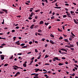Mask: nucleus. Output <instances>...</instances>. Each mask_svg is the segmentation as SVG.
Instances as JSON below:
<instances>
[{
	"label": "nucleus",
	"mask_w": 78,
	"mask_h": 78,
	"mask_svg": "<svg viewBox=\"0 0 78 78\" xmlns=\"http://www.w3.org/2000/svg\"><path fill=\"white\" fill-rule=\"evenodd\" d=\"M14 70H18V69H17L16 68V67H14Z\"/></svg>",
	"instance_id": "obj_58"
},
{
	"label": "nucleus",
	"mask_w": 78,
	"mask_h": 78,
	"mask_svg": "<svg viewBox=\"0 0 78 78\" xmlns=\"http://www.w3.org/2000/svg\"><path fill=\"white\" fill-rule=\"evenodd\" d=\"M8 64H5L4 65V67H6V66H8Z\"/></svg>",
	"instance_id": "obj_34"
},
{
	"label": "nucleus",
	"mask_w": 78,
	"mask_h": 78,
	"mask_svg": "<svg viewBox=\"0 0 78 78\" xmlns=\"http://www.w3.org/2000/svg\"><path fill=\"white\" fill-rule=\"evenodd\" d=\"M33 8H31L30 9V12H33Z\"/></svg>",
	"instance_id": "obj_20"
},
{
	"label": "nucleus",
	"mask_w": 78,
	"mask_h": 78,
	"mask_svg": "<svg viewBox=\"0 0 78 78\" xmlns=\"http://www.w3.org/2000/svg\"><path fill=\"white\" fill-rule=\"evenodd\" d=\"M34 25L32 24L30 27V28L31 29H33V28H34Z\"/></svg>",
	"instance_id": "obj_8"
},
{
	"label": "nucleus",
	"mask_w": 78,
	"mask_h": 78,
	"mask_svg": "<svg viewBox=\"0 0 78 78\" xmlns=\"http://www.w3.org/2000/svg\"><path fill=\"white\" fill-rule=\"evenodd\" d=\"M23 66L24 67H27V64H23Z\"/></svg>",
	"instance_id": "obj_24"
},
{
	"label": "nucleus",
	"mask_w": 78,
	"mask_h": 78,
	"mask_svg": "<svg viewBox=\"0 0 78 78\" xmlns=\"http://www.w3.org/2000/svg\"><path fill=\"white\" fill-rule=\"evenodd\" d=\"M50 42L51 43V44H55V43L54 42L52 41V40H50Z\"/></svg>",
	"instance_id": "obj_7"
},
{
	"label": "nucleus",
	"mask_w": 78,
	"mask_h": 78,
	"mask_svg": "<svg viewBox=\"0 0 78 78\" xmlns=\"http://www.w3.org/2000/svg\"><path fill=\"white\" fill-rule=\"evenodd\" d=\"M36 22V20H35V19H34L33 21V22L34 23V22Z\"/></svg>",
	"instance_id": "obj_45"
},
{
	"label": "nucleus",
	"mask_w": 78,
	"mask_h": 78,
	"mask_svg": "<svg viewBox=\"0 0 78 78\" xmlns=\"http://www.w3.org/2000/svg\"><path fill=\"white\" fill-rule=\"evenodd\" d=\"M38 75H39V74H35V76H37Z\"/></svg>",
	"instance_id": "obj_50"
},
{
	"label": "nucleus",
	"mask_w": 78,
	"mask_h": 78,
	"mask_svg": "<svg viewBox=\"0 0 78 78\" xmlns=\"http://www.w3.org/2000/svg\"><path fill=\"white\" fill-rule=\"evenodd\" d=\"M44 65H48V66H49L50 65V64L49 63H45L44 64Z\"/></svg>",
	"instance_id": "obj_39"
},
{
	"label": "nucleus",
	"mask_w": 78,
	"mask_h": 78,
	"mask_svg": "<svg viewBox=\"0 0 78 78\" xmlns=\"http://www.w3.org/2000/svg\"><path fill=\"white\" fill-rule=\"evenodd\" d=\"M2 11H4V12H5V13H6L7 14V13H8V11L6 9H3L2 10Z\"/></svg>",
	"instance_id": "obj_4"
},
{
	"label": "nucleus",
	"mask_w": 78,
	"mask_h": 78,
	"mask_svg": "<svg viewBox=\"0 0 78 78\" xmlns=\"http://www.w3.org/2000/svg\"><path fill=\"white\" fill-rule=\"evenodd\" d=\"M48 56L47 55H46L45 57H44V58H48Z\"/></svg>",
	"instance_id": "obj_40"
},
{
	"label": "nucleus",
	"mask_w": 78,
	"mask_h": 78,
	"mask_svg": "<svg viewBox=\"0 0 78 78\" xmlns=\"http://www.w3.org/2000/svg\"><path fill=\"white\" fill-rule=\"evenodd\" d=\"M42 41H44L45 40V38H43V39H42Z\"/></svg>",
	"instance_id": "obj_62"
},
{
	"label": "nucleus",
	"mask_w": 78,
	"mask_h": 78,
	"mask_svg": "<svg viewBox=\"0 0 78 78\" xmlns=\"http://www.w3.org/2000/svg\"><path fill=\"white\" fill-rule=\"evenodd\" d=\"M50 36H51V37H55L54 35L52 34H50Z\"/></svg>",
	"instance_id": "obj_15"
},
{
	"label": "nucleus",
	"mask_w": 78,
	"mask_h": 78,
	"mask_svg": "<svg viewBox=\"0 0 78 78\" xmlns=\"http://www.w3.org/2000/svg\"><path fill=\"white\" fill-rule=\"evenodd\" d=\"M33 43V42L32 41H31L29 42V44H31Z\"/></svg>",
	"instance_id": "obj_56"
},
{
	"label": "nucleus",
	"mask_w": 78,
	"mask_h": 78,
	"mask_svg": "<svg viewBox=\"0 0 78 78\" xmlns=\"http://www.w3.org/2000/svg\"><path fill=\"white\" fill-rule=\"evenodd\" d=\"M34 70H35V72H37L39 70V69L36 68Z\"/></svg>",
	"instance_id": "obj_2"
},
{
	"label": "nucleus",
	"mask_w": 78,
	"mask_h": 78,
	"mask_svg": "<svg viewBox=\"0 0 78 78\" xmlns=\"http://www.w3.org/2000/svg\"><path fill=\"white\" fill-rule=\"evenodd\" d=\"M61 50H62V51H66V52H67V51L66 49L64 48L61 49Z\"/></svg>",
	"instance_id": "obj_3"
},
{
	"label": "nucleus",
	"mask_w": 78,
	"mask_h": 78,
	"mask_svg": "<svg viewBox=\"0 0 78 78\" xmlns=\"http://www.w3.org/2000/svg\"><path fill=\"white\" fill-rule=\"evenodd\" d=\"M54 8H57V9H61V7H55Z\"/></svg>",
	"instance_id": "obj_13"
},
{
	"label": "nucleus",
	"mask_w": 78,
	"mask_h": 78,
	"mask_svg": "<svg viewBox=\"0 0 78 78\" xmlns=\"http://www.w3.org/2000/svg\"><path fill=\"white\" fill-rule=\"evenodd\" d=\"M35 15L34 13L32 12H31V15H30V17H32L33 16Z\"/></svg>",
	"instance_id": "obj_5"
},
{
	"label": "nucleus",
	"mask_w": 78,
	"mask_h": 78,
	"mask_svg": "<svg viewBox=\"0 0 78 78\" xmlns=\"http://www.w3.org/2000/svg\"><path fill=\"white\" fill-rule=\"evenodd\" d=\"M65 47H67V48H70V46L66 45L65 46Z\"/></svg>",
	"instance_id": "obj_21"
},
{
	"label": "nucleus",
	"mask_w": 78,
	"mask_h": 78,
	"mask_svg": "<svg viewBox=\"0 0 78 78\" xmlns=\"http://www.w3.org/2000/svg\"><path fill=\"white\" fill-rule=\"evenodd\" d=\"M34 78H39V77L38 76H34Z\"/></svg>",
	"instance_id": "obj_38"
},
{
	"label": "nucleus",
	"mask_w": 78,
	"mask_h": 78,
	"mask_svg": "<svg viewBox=\"0 0 78 78\" xmlns=\"http://www.w3.org/2000/svg\"><path fill=\"white\" fill-rule=\"evenodd\" d=\"M76 44H77V46H78V41L76 42Z\"/></svg>",
	"instance_id": "obj_64"
},
{
	"label": "nucleus",
	"mask_w": 78,
	"mask_h": 78,
	"mask_svg": "<svg viewBox=\"0 0 78 78\" xmlns=\"http://www.w3.org/2000/svg\"><path fill=\"white\" fill-rule=\"evenodd\" d=\"M73 20H74L75 23H76V24H78V22H77L74 19Z\"/></svg>",
	"instance_id": "obj_10"
},
{
	"label": "nucleus",
	"mask_w": 78,
	"mask_h": 78,
	"mask_svg": "<svg viewBox=\"0 0 78 78\" xmlns=\"http://www.w3.org/2000/svg\"><path fill=\"white\" fill-rule=\"evenodd\" d=\"M36 75V73H34L31 74L30 75Z\"/></svg>",
	"instance_id": "obj_53"
},
{
	"label": "nucleus",
	"mask_w": 78,
	"mask_h": 78,
	"mask_svg": "<svg viewBox=\"0 0 78 78\" xmlns=\"http://www.w3.org/2000/svg\"><path fill=\"white\" fill-rule=\"evenodd\" d=\"M65 9L66 11H69V9H67V8H65Z\"/></svg>",
	"instance_id": "obj_55"
},
{
	"label": "nucleus",
	"mask_w": 78,
	"mask_h": 78,
	"mask_svg": "<svg viewBox=\"0 0 78 78\" xmlns=\"http://www.w3.org/2000/svg\"><path fill=\"white\" fill-rule=\"evenodd\" d=\"M41 11V10L38 9L37 10H36L35 11V12H38V11Z\"/></svg>",
	"instance_id": "obj_31"
},
{
	"label": "nucleus",
	"mask_w": 78,
	"mask_h": 78,
	"mask_svg": "<svg viewBox=\"0 0 78 78\" xmlns=\"http://www.w3.org/2000/svg\"><path fill=\"white\" fill-rule=\"evenodd\" d=\"M69 47L70 48H72V47H74V45L73 44H70Z\"/></svg>",
	"instance_id": "obj_9"
},
{
	"label": "nucleus",
	"mask_w": 78,
	"mask_h": 78,
	"mask_svg": "<svg viewBox=\"0 0 78 78\" xmlns=\"http://www.w3.org/2000/svg\"><path fill=\"white\" fill-rule=\"evenodd\" d=\"M69 41H72V38H69Z\"/></svg>",
	"instance_id": "obj_54"
},
{
	"label": "nucleus",
	"mask_w": 78,
	"mask_h": 78,
	"mask_svg": "<svg viewBox=\"0 0 78 78\" xmlns=\"http://www.w3.org/2000/svg\"><path fill=\"white\" fill-rule=\"evenodd\" d=\"M42 5L43 6H44L45 5V4H44V2L42 3Z\"/></svg>",
	"instance_id": "obj_63"
},
{
	"label": "nucleus",
	"mask_w": 78,
	"mask_h": 78,
	"mask_svg": "<svg viewBox=\"0 0 78 78\" xmlns=\"http://www.w3.org/2000/svg\"><path fill=\"white\" fill-rule=\"evenodd\" d=\"M57 2H56L55 3V6H58V5H57Z\"/></svg>",
	"instance_id": "obj_60"
},
{
	"label": "nucleus",
	"mask_w": 78,
	"mask_h": 78,
	"mask_svg": "<svg viewBox=\"0 0 78 78\" xmlns=\"http://www.w3.org/2000/svg\"><path fill=\"white\" fill-rule=\"evenodd\" d=\"M45 25H46V26H47V25H48V24H49V23H45Z\"/></svg>",
	"instance_id": "obj_19"
},
{
	"label": "nucleus",
	"mask_w": 78,
	"mask_h": 78,
	"mask_svg": "<svg viewBox=\"0 0 78 78\" xmlns=\"http://www.w3.org/2000/svg\"><path fill=\"white\" fill-rule=\"evenodd\" d=\"M58 31H60V32H62V30L59 29V28H58Z\"/></svg>",
	"instance_id": "obj_28"
},
{
	"label": "nucleus",
	"mask_w": 78,
	"mask_h": 78,
	"mask_svg": "<svg viewBox=\"0 0 78 78\" xmlns=\"http://www.w3.org/2000/svg\"><path fill=\"white\" fill-rule=\"evenodd\" d=\"M27 47H28V46H25L22 47V48H27Z\"/></svg>",
	"instance_id": "obj_22"
},
{
	"label": "nucleus",
	"mask_w": 78,
	"mask_h": 78,
	"mask_svg": "<svg viewBox=\"0 0 78 78\" xmlns=\"http://www.w3.org/2000/svg\"><path fill=\"white\" fill-rule=\"evenodd\" d=\"M13 58V56L12 55L11 56V58H9V59H11L12 58Z\"/></svg>",
	"instance_id": "obj_52"
},
{
	"label": "nucleus",
	"mask_w": 78,
	"mask_h": 78,
	"mask_svg": "<svg viewBox=\"0 0 78 78\" xmlns=\"http://www.w3.org/2000/svg\"><path fill=\"white\" fill-rule=\"evenodd\" d=\"M43 23H44V21H41L39 23L40 25H42L43 24Z\"/></svg>",
	"instance_id": "obj_11"
},
{
	"label": "nucleus",
	"mask_w": 78,
	"mask_h": 78,
	"mask_svg": "<svg viewBox=\"0 0 78 78\" xmlns=\"http://www.w3.org/2000/svg\"><path fill=\"white\" fill-rule=\"evenodd\" d=\"M54 59H56V60H57V61H60V60H61L60 59H58V58L57 57L54 58Z\"/></svg>",
	"instance_id": "obj_6"
},
{
	"label": "nucleus",
	"mask_w": 78,
	"mask_h": 78,
	"mask_svg": "<svg viewBox=\"0 0 78 78\" xmlns=\"http://www.w3.org/2000/svg\"><path fill=\"white\" fill-rule=\"evenodd\" d=\"M44 0V1H45L46 3H48V1H47V0Z\"/></svg>",
	"instance_id": "obj_51"
},
{
	"label": "nucleus",
	"mask_w": 78,
	"mask_h": 78,
	"mask_svg": "<svg viewBox=\"0 0 78 78\" xmlns=\"http://www.w3.org/2000/svg\"><path fill=\"white\" fill-rule=\"evenodd\" d=\"M35 28H38V26H36L35 27Z\"/></svg>",
	"instance_id": "obj_61"
},
{
	"label": "nucleus",
	"mask_w": 78,
	"mask_h": 78,
	"mask_svg": "<svg viewBox=\"0 0 78 78\" xmlns=\"http://www.w3.org/2000/svg\"><path fill=\"white\" fill-rule=\"evenodd\" d=\"M41 56H42L41 55H40L37 58V59H40V58H41Z\"/></svg>",
	"instance_id": "obj_18"
},
{
	"label": "nucleus",
	"mask_w": 78,
	"mask_h": 78,
	"mask_svg": "<svg viewBox=\"0 0 78 78\" xmlns=\"http://www.w3.org/2000/svg\"><path fill=\"white\" fill-rule=\"evenodd\" d=\"M65 64H68V62L67 61H66L65 62Z\"/></svg>",
	"instance_id": "obj_59"
},
{
	"label": "nucleus",
	"mask_w": 78,
	"mask_h": 78,
	"mask_svg": "<svg viewBox=\"0 0 78 78\" xmlns=\"http://www.w3.org/2000/svg\"><path fill=\"white\" fill-rule=\"evenodd\" d=\"M66 17H67V15H64L63 16V18H65Z\"/></svg>",
	"instance_id": "obj_33"
},
{
	"label": "nucleus",
	"mask_w": 78,
	"mask_h": 78,
	"mask_svg": "<svg viewBox=\"0 0 78 78\" xmlns=\"http://www.w3.org/2000/svg\"><path fill=\"white\" fill-rule=\"evenodd\" d=\"M16 29H19V26H17L16 27Z\"/></svg>",
	"instance_id": "obj_49"
},
{
	"label": "nucleus",
	"mask_w": 78,
	"mask_h": 78,
	"mask_svg": "<svg viewBox=\"0 0 78 78\" xmlns=\"http://www.w3.org/2000/svg\"><path fill=\"white\" fill-rule=\"evenodd\" d=\"M75 75V74L73 73L72 74H70V75H71V76H74Z\"/></svg>",
	"instance_id": "obj_30"
},
{
	"label": "nucleus",
	"mask_w": 78,
	"mask_h": 78,
	"mask_svg": "<svg viewBox=\"0 0 78 78\" xmlns=\"http://www.w3.org/2000/svg\"><path fill=\"white\" fill-rule=\"evenodd\" d=\"M71 34L73 36H74V37H75V36H75V34H73L72 32H71Z\"/></svg>",
	"instance_id": "obj_27"
},
{
	"label": "nucleus",
	"mask_w": 78,
	"mask_h": 78,
	"mask_svg": "<svg viewBox=\"0 0 78 78\" xmlns=\"http://www.w3.org/2000/svg\"><path fill=\"white\" fill-rule=\"evenodd\" d=\"M35 52H36V53H37L38 52V51H37V50L36 49H35Z\"/></svg>",
	"instance_id": "obj_29"
},
{
	"label": "nucleus",
	"mask_w": 78,
	"mask_h": 78,
	"mask_svg": "<svg viewBox=\"0 0 78 78\" xmlns=\"http://www.w3.org/2000/svg\"><path fill=\"white\" fill-rule=\"evenodd\" d=\"M70 13L71 15H72L73 16V13H74V12L73 11H70Z\"/></svg>",
	"instance_id": "obj_12"
},
{
	"label": "nucleus",
	"mask_w": 78,
	"mask_h": 78,
	"mask_svg": "<svg viewBox=\"0 0 78 78\" xmlns=\"http://www.w3.org/2000/svg\"><path fill=\"white\" fill-rule=\"evenodd\" d=\"M38 33H42V31L41 30L39 29L38 30Z\"/></svg>",
	"instance_id": "obj_17"
},
{
	"label": "nucleus",
	"mask_w": 78,
	"mask_h": 78,
	"mask_svg": "<svg viewBox=\"0 0 78 78\" xmlns=\"http://www.w3.org/2000/svg\"><path fill=\"white\" fill-rule=\"evenodd\" d=\"M6 44H5V43H3V44H1V45L2 46H4V45H5Z\"/></svg>",
	"instance_id": "obj_37"
},
{
	"label": "nucleus",
	"mask_w": 78,
	"mask_h": 78,
	"mask_svg": "<svg viewBox=\"0 0 78 78\" xmlns=\"http://www.w3.org/2000/svg\"><path fill=\"white\" fill-rule=\"evenodd\" d=\"M63 38L62 36H61L59 38V39H62Z\"/></svg>",
	"instance_id": "obj_25"
},
{
	"label": "nucleus",
	"mask_w": 78,
	"mask_h": 78,
	"mask_svg": "<svg viewBox=\"0 0 78 78\" xmlns=\"http://www.w3.org/2000/svg\"><path fill=\"white\" fill-rule=\"evenodd\" d=\"M3 13H4L3 12H1V11H0V14H3Z\"/></svg>",
	"instance_id": "obj_44"
},
{
	"label": "nucleus",
	"mask_w": 78,
	"mask_h": 78,
	"mask_svg": "<svg viewBox=\"0 0 78 78\" xmlns=\"http://www.w3.org/2000/svg\"><path fill=\"white\" fill-rule=\"evenodd\" d=\"M62 59H63V60H64V59H66V58H65V57H62Z\"/></svg>",
	"instance_id": "obj_41"
},
{
	"label": "nucleus",
	"mask_w": 78,
	"mask_h": 78,
	"mask_svg": "<svg viewBox=\"0 0 78 78\" xmlns=\"http://www.w3.org/2000/svg\"><path fill=\"white\" fill-rule=\"evenodd\" d=\"M28 19H29V20H31V19H32V17H28Z\"/></svg>",
	"instance_id": "obj_43"
},
{
	"label": "nucleus",
	"mask_w": 78,
	"mask_h": 78,
	"mask_svg": "<svg viewBox=\"0 0 78 78\" xmlns=\"http://www.w3.org/2000/svg\"><path fill=\"white\" fill-rule=\"evenodd\" d=\"M16 74L18 75H20V72H18L17 73H16Z\"/></svg>",
	"instance_id": "obj_26"
},
{
	"label": "nucleus",
	"mask_w": 78,
	"mask_h": 78,
	"mask_svg": "<svg viewBox=\"0 0 78 78\" xmlns=\"http://www.w3.org/2000/svg\"><path fill=\"white\" fill-rule=\"evenodd\" d=\"M15 67L16 68H17L18 69H19V67H18V66H16V65H15V66H13V67Z\"/></svg>",
	"instance_id": "obj_23"
},
{
	"label": "nucleus",
	"mask_w": 78,
	"mask_h": 78,
	"mask_svg": "<svg viewBox=\"0 0 78 78\" xmlns=\"http://www.w3.org/2000/svg\"><path fill=\"white\" fill-rule=\"evenodd\" d=\"M55 18V17L54 16H53L52 17H51V19H53Z\"/></svg>",
	"instance_id": "obj_47"
},
{
	"label": "nucleus",
	"mask_w": 78,
	"mask_h": 78,
	"mask_svg": "<svg viewBox=\"0 0 78 78\" xmlns=\"http://www.w3.org/2000/svg\"><path fill=\"white\" fill-rule=\"evenodd\" d=\"M25 44L24 43L20 45H21V46H24L25 45Z\"/></svg>",
	"instance_id": "obj_35"
},
{
	"label": "nucleus",
	"mask_w": 78,
	"mask_h": 78,
	"mask_svg": "<svg viewBox=\"0 0 78 78\" xmlns=\"http://www.w3.org/2000/svg\"><path fill=\"white\" fill-rule=\"evenodd\" d=\"M70 49V50H74V48H71Z\"/></svg>",
	"instance_id": "obj_48"
},
{
	"label": "nucleus",
	"mask_w": 78,
	"mask_h": 78,
	"mask_svg": "<svg viewBox=\"0 0 78 78\" xmlns=\"http://www.w3.org/2000/svg\"><path fill=\"white\" fill-rule=\"evenodd\" d=\"M58 65V66H62V63H59Z\"/></svg>",
	"instance_id": "obj_42"
},
{
	"label": "nucleus",
	"mask_w": 78,
	"mask_h": 78,
	"mask_svg": "<svg viewBox=\"0 0 78 78\" xmlns=\"http://www.w3.org/2000/svg\"><path fill=\"white\" fill-rule=\"evenodd\" d=\"M4 55H1V58L2 60H3L5 58L4 57Z\"/></svg>",
	"instance_id": "obj_1"
},
{
	"label": "nucleus",
	"mask_w": 78,
	"mask_h": 78,
	"mask_svg": "<svg viewBox=\"0 0 78 78\" xmlns=\"http://www.w3.org/2000/svg\"><path fill=\"white\" fill-rule=\"evenodd\" d=\"M56 1H57V0H55L54 1L52 2L51 3H53L56 2Z\"/></svg>",
	"instance_id": "obj_32"
},
{
	"label": "nucleus",
	"mask_w": 78,
	"mask_h": 78,
	"mask_svg": "<svg viewBox=\"0 0 78 78\" xmlns=\"http://www.w3.org/2000/svg\"><path fill=\"white\" fill-rule=\"evenodd\" d=\"M33 60H32L31 62H30L29 65L30 66V65H31V64H32V63H33Z\"/></svg>",
	"instance_id": "obj_16"
},
{
	"label": "nucleus",
	"mask_w": 78,
	"mask_h": 78,
	"mask_svg": "<svg viewBox=\"0 0 78 78\" xmlns=\"http://www.w3.org/2000/svg\"><path fill=\"white\" fill-rule=\"evenodd\" d=\"M64 41H65V42H68V43H69V41H68V40H67V39H65L64 40Z\"/></svg>",
	"instance_id": "obj_14"
},
{
	"label": "nucleus",
	"mask_w": 78,
	"mask_h": 78,
	"mask_svg": "<svg viewBox=\"0 0 78 78\" xmlns=\"http://www.w3.org/2000/svg\"><path fill=\"white\" fill-rule=\"evenodd\" d=\"M35 19H37V16H35Z\"/></svg>",
	"instance_id": "obj_46"
},
{
	"label": "nucleus",
	"mask_w": 78,
	"mask_h": 78,
	"mask_svg": "<svg viewBox=\"0 0 78 78\" xmlns=\"http://www.w3.org/2000/svg\"><path fill=\"white\" fill-rule=\"evenodd\" d=\"M48 46V44H46L45 45V47H47V46Z\"/></svg>",
	"instance_id": "obj_57"
},
{
	"label": "nucleus",
	"mask_w": 78,
	"mask_h": 78,
	"mask_svg": "<svg viewBox=\"0 0 78 78\" xmlns=\"http://www.w3.org/2000/svg\"><path fill=\"white\" fill-rule=\"evenodd\" d=\"M17 55H22V53H19L17 54Z\"/></svg>",
	"instance_id": "obj_36"
}]
</instances>
